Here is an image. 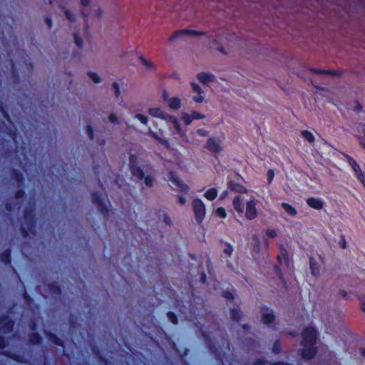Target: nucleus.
I'll return each mask as SVG.
<instances>
[{"label": "nucleus", "mask_w": 365, "mask_h": 365, "mask_svg": "<svg viewBox=\"0 0 365 365\" xmlns=\"http://www.w3.org/2000/svg\"><path fill=\"white\" fill-rule=\"evenodd\" d=\"M9 64L11 69V74L13 78V81L15 84L19 83L20 82V75L19 71L16 68V63L12 59H10Z\"/></svg>", "instance_id": "23"}, {"label": "nucleus", "mask_w": 365, "mask_h": 365, "mask_svg": "<svg viewBox=\"0 0 365 365\" xmlns=\"http://www.w3.org/2000/svg\"><path fill=\"white\" fill-rule=\"evenodd\" d=\"M47 287L51 294L53 297H60L62 294V289L61 286L58 285L56 282H49Z\"/></svg>", "instance_id": "21"}, {"label": "nucleus", "mask_w": 365, "mask_h": 365, "mask_svg": "<svg viewBox=\"0 0 365 365\" xmlns=\"http://www.w3.org/2000/svg\"><path fill=\"white\" fill-rule=\"evenodd\" d=\"M217 190L216 187H211L204 193V197L210 201L214 200L217 197Z\"/></svg>", "instance_id": "31"}, {"label": "nucleus", "mask_w": 365, "mask_h": 365, "mask_svg": "<svg viewBox=\"0 0 365 365\" xmlns=\"http://www.w3.org/2000/svg\"><path fill=\"white\" fill-rule=\"evenodd\" d=\"M5 209L9 212H11L14 211V206L11 202H7L4 205Z\"/></svg>", "instance_id": "63"}, {"label": "nucleus", "mask_w": 365, "mask_h": 365, "mask_svg": "<svg viewBox=\"0 0 365 365\" xmlns=\"http://www.w3.org/2000/svg\"><path fill=\"white\" fill-rule=\"evenodd\" d=\"M215 215L220 218L224 219L227 216L225 209L222 207H217L215 210Z\"/></svg>", "instance_id": "43"}, {"label": "nucleus", "mask_w": 365, "mask_h": 365, "mask_svg": "<svg viewBox=\"0 0 365 365\" xmlns=\"http://www.w3.org/2000/svg\"><path fill=\"white\" fill-rule=\"evenodd\" d=\"M14 328V321L7 314L0 316V331L4 334L11 333Z\"/></svg>", "instance_id": "7"}, {"label": "nucleus", "mask_w": 365, "mask_h": 365, "mask_svg": "<svg viewBox=\"0 0 365 365\" xmlns=\"http://www.w3.org/2000/svg\"><path fill=\"white\" fill-rule=\"evenodd\" d=\"M181 118H182V120L183 121V123H185V125H189L192 121L191 115L187 113H182V115H181Z\"/></svg>", "instance_id": "39"}, {"label": "nucleus", "mask_w": 365, "mask_h": 365, "mask_svg": "<svg viewBox=\"0 0 365 365\" xmlns=\"http://www.w3.org/2000/svg\"><path fill=\"white\" fill-rule=\"evenodd\" d=\"M88 76L96 83H98L101 81V77L95 72L88 71Z\"/></svg>", "instance_id": "44"}, {"label": "nucleus", "mask_w": 365, "mask_h": 365, "mask_svg": "<svg viewBox=\"0 0 365 365\" xmlns=\"http://www.w3.org/2000/svg\"><path fill=\"white\" fill-rule=\"evenodd\" d=\"M129 170L132 175L135 177L136 179L141 180L144 178V171L140 166L137 165L132 168H130Z\"/></svg>", "instance_id": "26"}, {"label": "nucleus", "mask_w": 365, "mask_h": 365, "mask_svg": "<svg viewBox=\"0 0 365 365\" xmlns=\"http://www.w3.org/2000/svg\"><path fill=\"white\" fill-rule=\"evenodd\" d=\"M267 180L269 182H271L273 179H274V172L273 170L272 169H269L267 171Z\"/></svg>", "instance_id": "60"}, {"label": "nucleus", "mask_w": 365, "mask_h": 365, "mask_svg": "<svg viewBox=\"0 0 365 365\" xmlns=\"http://www.w3.org/2000/svg\"><path fill=\"white\" fill-rule=\"evenodd\" d=\"M309 267L311 269L312 274L314 277H317L319 275V266L314 257H311L309 258Z\"/></svg>", "instance_id": "28"}, {"label": "nucleus", "mask_w": 365, "mask_h": 365, "mask_svg": "<svg viewBox=\"0 0 365 365\" xmlns=\"http://www.w3.org/2000/svg\"><path fill=\"white\" fill-rule=\"evenodd\" d=\"M144 183L146 186L151 187L154 184V178L150 175H144Z\"/></svg>", "instance_id": "46"}, {"label": "nucleus", "mask_w": 365, "mask_h": 365, "mask_svg": "<svg viewBox=\"0 0 365 365\" xmlns=\"http://www.w3.org/2000/svg\"><path fill=\"white\" fill-rule=\"evenodd\" d=\"M43 338L38 332H32L29 334V344L31 345H37L41 344Z\"/></svg>", "instance_id": "24"}, {"label": "nucleus", "mask_w": 365, "mask_h": 365, "mask_svg": "<svg viewBox=\"0 0 365 365\" xmlns=\"http://www.w3.org/2000/svg\"><path fill=\"white\" fill-rule=\"evenodd\" d=\"M232 206L234 210L239 215L244 213V205L242 203V197L240 195H237L234 197L232 201Z\"/></svg>", "instance_id": "20"}, {"label": "nucleus", "mask_w": 365, "mask_h": 365, "mask_svg": "<svg viewBox=\"0 0 365 365\" xmlns=\"http://www.w3.org/2000/svg\"><path fill=\"white\" fill-rule=\"evenodd\" d=\"M242 317V312L236 308L230 309V318L235 322H240Z\"/></svg>", "instance_id": "30"}, {"label": "nucleus", "mask_w": 365, "mask_h": 365, "mask_svg": "<svg viewBox=\"0 0 365 365\" xmlns=\"http://www.w3.org/2000/svg\"><path fill=\"white\" fill-rule=\"evenodd\" d=\"M168 179L176 187L178 192L186 194L189 191V186L180 179L175 172L170 171L168 174Z\"/></svg>", "instance_id": "6"}, {"label": "nucleus", "mask_w": 365, "mask_h": 365, "mask_svg": "<svg viewBox=\"0 0 365 365\" xmlns=\"http://www.w3.org/2000/svg\"><path fill=\"white\" fill-rule=\"evenodd\" d=\"M318 352V348L314 345H308L301 350V356L305 360L312 359Z\"/></svg>", "instance_id": "11"}, {"label": "nucleus", "mask_w": 365, "mask_h": 365, "mask_svg": "<svg viewBox=\"0 0 365 365\" xmlns=\"http://www.w3.org/2000/svg\"><path fill=\"white\" fill-rule=\"evenodd\" d=\"M192 205L195 218L196 222L200 225L203 222L205 217V205L202 200L200 198L193 199Z\"/></svg>", "instance_id": "3"}, {"label": "nucleus", "mask_w": 365, "mask_h": 365, "mask_svg": "<svg viewBox=\"0 0 365 365\" xmlns=\"http://www.w3.org/2000/svg\"><path fill=\"white\" fill-rule=\"evenodd\" d=\"M86 132L87 135L90 140H93L94 138V133L93 127L91 125H87L86 126Z\"/></svg>", "instance_id": "52"}, {"label": "nucleus", "mask_w": 365, "mask_h": 365, "mask_svg": "<svg viewBox=\"0 0 365 365\" xmlns=\"http://www.w3.org/2000/svg\"><path fill=\"white\" fill-rule=\"evenodd\" d=\"M20 232L24 238L28 237L29 236V233H31L29 226H26V227L21 226L20 228Z\"/></svg>", "instance_id": "50"}, {"label": "nucleus", "mask_w": 365, "mask_h": 365, "mask_svg": "<svg viewBox=\"0 0 365 365\" xmlns=\"http://www.w3.org/2000/svg\"><path fill=\"white\" fill-rule=\"evenodd\" d=\"M167 317L172 324H177L178 323V318L175 312L171 311L168 312Z\"/></svg>", "instance_id": "36"}, {"label": "nucleus", "mask_w": 365, "mask_h": 365, "mask_svg": "<svg viewBox=\"0 0 365 365\" xmlns=\"http://www.w3.org/2000/svg\"><path fill=\"white\" fill-rule=\"evenodd\" d=\"M24 219L26 226H29L32 234H36V209L34 206L26 207L24 210Z\"/></svg>", "instance_id": "1"}, {"label": "nucleus", "mask_w": 365, "mask_h": 365, "mask_svg": "<svg viewBox=\"0 0 365 365\" xmlns=\"http://www.w3.org/2000/svg\"><path fill=\"white\" fill-rule=\"evenodd\" d=\"M257 203L255 199H250L246 203L245 217L247 220H252L257 217Z\"/></svg>", "instance_id": "9"}, {"label": "nucleus", "mask_w": 365, "mask_h": 365, "mask_svg": "<svg viewBox=\"0 0 365 365\" xmlns=\"http://www.w3.org/2000/svg\"><path fill=\"white\" fill-rule=\"evenodd\" d=\"M306 202L310 207L317 210H320L324 207V202L321 198L310 197L307 199Z\"/></svg>", "instance_id": "15"}, {"label": "nucleus", "mask_w": 365, "mask_h": 365, "mask_svg": "<svg viewBox=\"0 0 365 365\" xmlns=\"http://www.w3.org/2000/svg\"><path fill=\"white\" fill-rule=\"evenodd\" d=\"M25 195H26V192H25V190L24 188L18 189L14 193V197L17 200L24 198L25 197Z\"/></svg>", "instance_id": "47"}, {"label": "nucleus", "mask_w": 365, "mask_h": 365, "mask_svg": "<svg viewBox=\"0 0 365 365\" xmlns=\"http://www.w3.org/2000/svg\"><path fill=\"white\" fill-rule=\"evenodd\" d=\"M108 120L110 122H111L113 123H117V124L119 123L118 118L116 117V115L114 113H110L109 115Z\"/></svg>", "instance_id": "61"}, {"label": "nucleus", "mask_w": 365, "mask_h": 365, "mask_svg": "<svg viewBox=\"0 0 365 365\" xmlns=\"http://www.w3.org/2000/svg\"><path fill=\"white\" fill-rule=\"evenodd\" d=\"M274 320H275V315L272 310H271V312L269 313L264 312L262 315V322L266 325L271 324L272 323L274 322Z\"/></svg>", "instance_id": "27"}, {"label": "nucleus", "mask_w": 365, "mask_h": 365, "mask_svg": "<svg viewBox=\"0 0 365 365\" xmlns=\"http://www.w3.org/2000/svg\"><path fill=\"white\" fill-rule=\"evenodd\" d=\"M11 250L10 248H7L0 253V262L5 265L11 264Z\"/></svg>", "instance_id": "22"}, {"label": "nucleus", "mask_w": 365, "mask_h": 365, "mask_svg": "<svg viewBox=\"0 0 365 365\" xmlns=\"http://www.w3.org/2000/svg\"><path fill=\"white\" fill-rule=\"evenodd\" d=\"M196 133L201 137H205L207 136L209 134V132L205 129L199 128L196 130Z\"/></svg>", "instance_id": "58"}, {"label": "nucleus", "mask_w": 365, "mask_h": 365, "mask_svg": "<svg viewBox=\"0 0 365 365\" xmlns=\"http://www.w3.org/2000/svg\"><path fill=\"white\" fill-rule=\"evenodd\" d=\"M69 324L71 328H77L78 327V323L76 317H71L69 320Z\"/></svg>", "instance_id": "56"}, {"label": "nucleus", "mask_w": 365, "mask_h": 365, "mask_svg": "<svg viewBox=\"0 0 365 365\" xmlns=\"http://www.w3.org/2000/svg\"><path fill=\"white\" fill-rule=\"evenodd\" d=\"M309 71L315 74L329 75L331 76H340L342 74V71L339 70H327L312 67L309 68Z\"/></svg>", "instance_id": "14"}, {"label": "nucleus", "mask_w": 365, "mask_h": 365, "mask_svg": "<svg viewBox=\"0 0 365 365\" xmlns=\"http://www.w3.org/2000/svg\"><path fill=\"white\" fill-rule=\"evenodd\" d=\"M233 252V247L232 245L229 242H225L224 243V252L226 254L228 257H230L232 255V253Z\"/></svg>", "instance_id": "41"}, {"label": "nucleus", "mask_w": 365, "mask_h": 365, "mask_svg": "<svg viewBox=\"0 0 365 365\" xmlns=\"http://www.w3.org/2000/svg\"><path fill=\"white\" fill-rule=\"evenodd\" d=\"M222 297L230 301L233 300L235 298L234 294L230 291L223 292Z\"/></svg>", "instance_id": "55"}, {"label": "nucleus", "mask_w": 365, "mask_h": 365, "mask_svg": "<svg viewBox=\"0 0 365 365\" xmlns=\"http://www.w3.org/2000/svg\"><path fill=\"white\" fill-rule=\"evenodd\" d=\"M302 337L301 345L302 346L307 347L308 345L316 344L317 337L316 329L313 327L304 328L302 332Z\"/></svg>", "instance_id": "2"}, {"label": "nucleus", "mask_w": 365, "mask_h": 365, "mask_svg": "<svg viewBox=\"0 0 365 365\" xmlns=\"http://www.w3.org/2000/svg\"><path fill=\"white\" fill-rule=\"evenodd\" d=\"M274 270L275 273L279 276V279L281 280V282H282L284 284H286V282H285V279H284V275H283V274H282V270H281V269H280L279 266V265H277V264L274 265Z\"/></svg>", "instance_id": "40"}, {"label": "nucleus", "mask_w": 365, "mask_h": 365, "mask_svg": "<svg viewBox=\"0 0 365 365\" xmlns=\"http://www.w3.org/2000/svg\"><path fill=\"white\" fill-rule=\"evenodd\" d=\"M64 14H65L66 17L67 18V19L69 21H71V22L75 21L76 18H75V15L73 14V12H71L69 10H66Z\"/></svg>", "instance_id": "51"}, {"label": "nucleus", "mask_w": 365, "mask_h": 365, "mask_svg": "<svg viewBox=\"0 0 365 365\" xmlns=\"http://www.w3.org/2000/svg\"><path fill=\"white\" fill-rule=\"evenodd\" d=\"M227 187L231 191L238 193H246L247 192V188L244 185L234 180H230L227 182Z\"/></svg>", "instance_id": "17"}, {"label": "nucleus", "mask_w": 365, "mask_h": 365, "mask_svg": "<svg viewBox=\"0 0 365 365\" xmlns=\"http://www.w3.org/2000/svg\"><path fill=\"white\" fill-rule=\"evenodd\" d=\"M138 165V158L135 154L129 156V169Z\"/></svg>", "instance_id": "42"}, {"label": "nucleus", "mask_w": 365, "mask_h": 365, "mask_svg": "<svg viewBox=\"0 0 365 365\" xmlns=\"http://www.w3.org/2000/svg\"><path fill=\"white\" fill-rule=\"evenodd\" d=\"M204 337L207 346L210 351L213 354H216L217 351V349L215 346V344L212 341L210 336L208 334H204Z\"/></svg>", "instance_id": "34"}, {"label": "nucleus", "mask_w": 365, "mask_h": 365, "mask_svg": "<svg viewBox=\"0 0 365 365\" xmlns=\"http://www.w3.org/2000/svg\"><path fill=\"white\" fill-rule=\"evenodd\" d=\"M197 78L203 84L213 82L215 79V75L210 73L201 72L197 74Z\"/></svg>", "instance_id": "19"}, {"label": "nucleus", "mask_w": 365, "mask_h": 365, "mask_svg": "<svg viewBox=\"0 0 365 365\" xmlns=\"http://www.w3.org/2000/svg\"><path fill=\"white\" fill-rule=\"evenodd\" d=\"M113 87L114 88L115 96L116 98H118V96H120V93L118 83L117 82H113Z\"/></svg>", "instance_id": "57"}, {"label": "nucleus", "mask_w": 365, "mask_h": 365, "mask_svg": "<svg viewBox=\"0 0 365 365\" xmlns=\"http://www.w3.org/2000/svg\"><path fill=\"white\" fill-rule=\"evenodd\" d=\"M204 148L212 153H220L222 150L220 140L215 137L209 138Z\"/></svg>", "instance_id": "8"}, {"label": "nucleus", "mask_w": 365, "mask_h": 365, "mask_svg": "<svg viewBox=\"0 0 365 365\" xmlns=\"http://www.w3.org/2000/svg\"><path fill=\"white\" fill-rule=\"evenodd\" d=\"M206 34L204 31H196L194 29H180L175 31L168 38L169 42H173L180 36H202Z\"/></svg>", "instance_id": "5"}, {"label": "nucleus", "mask_w": 365, "mask_h": 365, "mask_svg": "<svg viewBox=\"0 0 365 365\" xmlns=\"http://www.w3.org/2000/svg\"><path fill=\"white\" fill-rule=\"evenodd\" d=\"M267 363V361L264 359H257L253 361L252 365H266Z\"/></svg>", "instance_id": "59"}, {"label": "nucleus", "mask_w": 365, "mask_h": 365, "mask_svg": "<svg viewBox=\"0 0 365 365\" xmlns=\"http://www.w3.org/2000/svg\"><path fill=\"white\" fill-rule=\"evenodd\" d=\"M1 354L11 360L16 361V362L22 363V364L27 363V360L24 358V356H22L21 354L14 353V352L9 351H4L1 352Z\"/></svg>", "instance_id": "16"}, {"label": "nucleus", "mask_w": 365, "mask_h": 365, "mask_svg": "<svg viewBox=\"0 0 365 365\" xmlns=\"http://www.w3.org/2000/svg\"><path fill=\"white\" fill-rule=\"evenodd\" d=\"M148 113L153 117L165 118L164 113L160 108H151L148 110Z\"/></svg>", "instance_id": "33"}, {"label": "nucleus", "mask_w": 365, "mask_h": 365, "mask_svg": "<svg viewBox=\"0 0 365 365\" xmlns=\"http://www.w3.org/2000/svg\"><path fill=\"white\" fill-rule=\"evenodd\" d=\"M190 115L192 116V120H201L205 118V115L196 111V110H192L190 113Z\"/></svg>", "instance_id": "45"}, {"label": "nucleus", "mask_w": 365, "mask_h": 365, "mask_svg": "<svg viewBox=\"0 0 365 365\" xmlns=\"http://www.w3.org/2000/svg\"><path fill=\"white\" fill-rule=\"evenodd\" d=\"M11 178L16 180L19 186H23L25 182V178L23 173L18 170H14L11 174Z\"/></svg>", "instance_id": "25"}, {"label": "nucleus", "mask_w": 365, "mask_h": 365, "mask_svg": "<svg viewBox=\"0 0 365 365\" xmlns=\"http://www.w3.org/2000/svg\"><path fill=\"white\" fill-rule=\"evenodd\" d=\"M73 37H74V41H75V43L76 44V46L78 48H81L83 46V40L81 38V36L77 33H74Z\"/></svg>", "instance_id": "49"}, {"label": "nucleus", "mask_w": 365, "mask_h": 365, "mask_svg": "<svg viewBox=\"0 0 365 365\" xmlns=\"http://www.w3.org/2000/svg\"><path fill=\"white\" fill-rule=\"evenodd\" d=\"M139 59L143 65L147 68L152 69L154 68L153 63L151 61L147 60L143 56H140Z\"/></svg>", "instance_id": "38"}, {"label": "nucleus", "mask_w": 365, "mask_h": 365, "mask_svg": "<svg viewBox=\"0 0 365 365\" xmlns=\"http://www.w3.org/2000/svg\"><path fill=\"white\" fill-rule=\"evenodd\" d=\"M163 99L168 103L169 108L172 110H177L181 107L180 99L178 97L169 98L166 91L163 92Z\"/></svg>", "instance_id": "10"}, {"label": "nucleus", "mask_w": 365, "mask_h": 365, "mask_svg": "<svg viewBox=\"0 0 365 365\" xmlns=\"http://www.w3.org/2000/svg\"><path fill=\"white\" fill-rule=\"evenodd\" d=\"M301 135L304 139H306L310 143H313L315 140L314 135L307 130H302Z\"/></svg>", "instance_id": "35"}, {"label": "nucleus", "mask_w": 365, "mask_h": 365, "mask_svg": "<svg viewBox=\"0 0 365 365\" xmlns=\"http://www.w3.org/2000/svg\"><path fill=\"white\" fill-rule=\"evenodd\" d=\"M91 201L93 204L96 205L99 212L104 217H108L109 215V208L106 205L103 199L101 193L98 191L92 192L91 193Z\"/></svg>", "instance_id": "4"}, {"label": "nucleus", "mask_w": 365, "mask_h": 365, "mask_svg": "<svg viewBox=\"0 0 365 365\" xmlns=\"http://www.w3.org/2000/svg\"><path fill=\"white\" fill-rule=\"evenodd\" d=\"M135 118L139 120L140 121V123L144 124V125H147L148 124V119L147 116H145V115H144L143 114H140V113L135 114Z\"/></svg>", "instance_id": "48"}, {"label": "nucleus", "mask_w": 365, "mask_h": 365, "mask_svg": "<svg viewBox=\"0 0 365 365\" xmlns=\"http://www.w3.org/2000/svg\"><path fill=\"white\" fill-rule=\"evenodd\" d=\"M282 207L290 216L295 217L297 214V210L292 205L287 202H282Z\"/></svg>", "instance_id": "32"}, {"label": "nucleus", "mask_w": 365, "mask_h": 365, "mask_svg": "<svg viewBox=\"0 0 365 365\" xmlns=\"http://www.w3.org/2000/svg\"><path fill=\"white\" fill-rule=\"evenodd\" d=\"M150 133L151 136L158 140L160 143L163 145H168V141L167 140L159 138L158 135L154 132L151 131Z\"/></svg>", "instance_id": "53"}, {"label": "nucleus", "mask_w": 365, "mask_h": 365, "mask_svg": "<svg viewBox=\"0 0 365 365\" xmlns=\"http://www.w3.org/2000/svg\"><path fill=\"white\" fill-rule=\"evenodd\" d=\"M44 334L48 339V341L56 346H60L61 348H65L64 341L58 336V335L55 333H53L50 331H45Z\"/></svg>", "instance_id": "13"}, {"label": "nucleus", "mask_w": 365, "mask_h": 365, "mask_svg": "<svg viewBox=\"0 0 365 365\" xmlns=\"http://www.w3.org/2000/svg\"><path fill=\"white\" fill-rule=\"evenodd\" d=\"M279 250V255H278L277 257V262L279 264H282V262H284V265L287 267H289V256L287 249L284 247L283 245H280Z\"/></svg>", "instance_id": "12"}, {"label": "nucleus", "mask_w": 365, "mask_h": 365, "mask_svg": "<svg viewBox=\"0 0 365 365\" xmlns=\"http://www.w3.org/2000/svg\"><path fill=\"white\" fill-rule=\"evenodd\" d=\"M266 235L269 238H274L277 237V231L274 229H268L266 231Z\"/></svg>", "instance_id": "54"}, {"label": "nucleus", "mask_w": 365, "mask_h": 365, "mask_svg": "<svg viewBox=\"0 0 365 365\" xmlns=\"http://www.w3.org/2000/svg\"><path fill=\"white\" fill-rule=\"evenodd\" d=\"M7 346V341L4 336L0 335V349H4Z\"/></svg>", "instance_id": "62"}, {"label": "nucleus", "mask_w": 365, "mask_h": 365, "mask_svg": "<svg viewBox=\"0 0 365 365\" xmlns=\"http://www.w3.org/2000/svg\"><path fill=\"white\" fill-rule=\"evenodd\" d=\"M191 86L193 92L197 93V96L192 97V100L196 103H202L204 101V96H202L203 91L201 87L194 82L191 83Z\"/></svg>", "instance_id": "18"}, {"label": "nucleus", "mask_w": 365, "mask_h": 365, "mask_svg": "<svg viewBox=\"0 0 365 365\" xmlns=\"http://www.w3.org/2000/svg\"><path fill=\"white\" fill-rule=\"evenodd\" d=\"M272 352L275 354H278L282 351V345L279 339H277L272 346Z\"/></svg>", "instance_id": "37"}, {"label": "nucleus", "mask_w": 365, "mask_h": 365, "mask_svg": "<svg viewBox=\"0 0 365 365\" xmlns=\"http://www.w3.org/2000/svg\"><path fill=\"white\" fill-rule=\"evenodd\" d=\"M352 169L355 173V176L357 178V180L364 185H365V175L362 172L359 165H355L354 167L352 168Z\"/></svg>", "instance_id": "29"}, {"label": "nucleus", "mask_w": 365, "mask_h": 365, "mask_svg": "<svg viewBox=\"0 0 365 365\" xmlns=\"http://www.w3.org/2000/svg\"><path fill=\"white\" fill-rule=\"evenodd\" d=\"M269 364L270 365H288V363L284 361H269Z\"/></svg>", "instance_id": "64"}]
</instances>
